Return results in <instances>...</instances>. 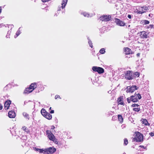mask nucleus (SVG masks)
<instances>
[{"label":"nucleus","instance_id":"6e6552de","mask_svg":"<svg viewBox=\"0 0 154 154\" xmlns=\"http://www.w3.org/2000/svg\"><path fill=\"white\" fill-rule=\"evenodd\" d=\"M111 19V17L109 15H103L100 17V19L102 21H107Z\"/></svg>","mask_w":154,"mask_h":154},{"label":"nucleus","instance_id":"37998d69","mask_svg":"<svg viewBox=\"0 0 154 154\" xmlns=\"http://www.w3.org/2000/svg\"><path fill=\"white\" fill-rule=\"evenodd\" d=\"M152 14H149V17H152Z\"/></svg>","mask_w":154,"mask_h":154},{"label":"nucleus","instance_id":"a19ab883","mask_svg":"<svg viewBox=\"0 0 154 154\" xmlns=\"http://www.w3.org/2000/svg\"><path fill=\"white\" fill-rule=\"evenodd\" d=\"M50 112L51 113H53L54 112V110H51Z\"/></svg>","mask_w":154,"mask_h":154},{"label":"nucleus","instance_id":"bb28decb","mask_svg":"<svg viewBox=\"0 0 154 154\" xmlns=\"http://www.w3.org/2000/svg\"><path fill=\"white\" fill-rule=\"evenodd\" d=\"M22 129L23 131L26 132L27 133L29 132V131L28 130V129H26V128L25 127H23Z\"/></svg>","mask_w":154,"mask_h":154},{"label":"nucleus","instance_id":"c9c22d12","mask_svg":"<svg viewBox=\"0 0 154 154\" xmlns=\"http://www.w3.org/2000/svg\"><path fill=\"white\" fill-rule=\"evenodd\" d=\"M139 106V105L137 104H133L132 105V107H138Z\"/></svg>","mask_w":154,"mask_h":154},{"label":"nucleus","instance_id":"a18cd8bd","mask_svg":"<svg viewBox=\"0 0 154 154\" xmlns=\"http://www.w3.org/2000/svg\"><path fill=\"white\" fill-rule=\"evenodd\" d=\"M137 56H140V54L139 53H138L137 54Z\"/></svg>","mask_w":154,"mask_h":154},{"label":"nucleus","instance_id":"a211bd4d","mask_svg":"<svg viewBox=\"0 0 154 154\" xmlns=\"http://www.w3.org/2000/svg\"><path fill=\"white\" fill-rule=\"evenodd\" d=\"M44 117L49 120L51 119L52 117V115L49 113H47Z\"/></svg>","mask_w":154,"mask_h":154},{"label":"nucleus","instance_id":"c756f323","mask_svg":"<svg viewBox=\"0 0 154 154\" xmlns=\"http://www.w3.org/2000/svg\"><path fill=\"white\" fill-rule=\"evenodd\" d=\"M143 123L145 125H146L148 124V122L147 120L146 119H143Z\"/></svg>","mask_w":154,"mask_h":154},{"label":"nucleus","instance_id":"f8f14e48","mask_svg":"<svg viewBox=\"0 0 154 154\" xmlns=\"http://www.w3.org/2000/svg\"><path fill=\"white\" fill-rule=\"evenodd\" d=\"M117 101L118 102L119 104L124 106V103L123 101V98L122 97H120L118 98Z\"/></svg>","mask_w":154,"mask_h":154},{"label":"nucleus","instance_id":"ea45409f","mask_svg":"<svg viewBox=\"0 0 154 154\" xmlns=\"http://www.w3.org/2000/svg\"><path fill=\"white\" fill-rule=\"evenodd\" d=\"M128 17L129 18V19H131V15H129V14H128Z\"/></svg>","mask_w":154,"mask_h":154},{"label":"nucleus","instance_id":"1a4fd4ad","mask_svg":"<svg viewBox=\"0 0 154 154\" xmlns=\"http://www.w3.org/2000/svg\"><path fill=\"white\" fill-rule=\"evenodd\" d=\"M116 23L117 25L121 26H124L125 25V23L122 21L121 20H120L116 19Z\"/></svg>","mask_w":154,"mask_h":154},{"label":"nucleus","instance_id":"412c9836","mask_svg":"<svg viewBox=\"0 0 154 154\" xmlns=\"http://www.w3.org/2000/svg\"><path fill=\"white\" fill-rule=\"evenodd\" d=\"M41 113L42 115L44 116L47 113V112H46L45 110L44 109H42L41 110Z\"/></svg>","mask_w":154,"mask_h":154},{"label":"nucleus","instance_id":"c85d7f7f","mask_svg":"<svg viewBox=\"0 0 154 154\" xmlns=\"http://www.w3.org/2000/svg\"><path fill=\"white\" fill-rule=\"evenodd\" d=\"M127 100L128 103H130L131 101H132V98L131 96L127 98Z\"/></svg>","mask_w":154,"mask_h":154},{"label":"nucleus","instance_id":"473e14b6","mask_svg":"<svg viewBox=\"0 0 154 154\" xmlns=\"http://www.w3.org/2000/svg\"><path fill=\"white\" fill-rule=\"evenodd\" d=\"M135 95H136V96H137L138 99H140L141 98V97L140 94H135Z\"/></svg>","mask_w":154,"mask_h":154},{"label":"nucleus","instance_id":"79ce46f5","mask_svg":"<svg viewBox=\"0 0 154 154\" xmlns=\"http://www.w3.org/2000/svg\"><path fill=\"white\" fill-rule=\"evenodd\" d=\"M3 108V106L1 104H0V110H1Z\"/></svg>","mask_w":154,"mask_h":154},{"label":"nucleus","instance_id":"49530a36","mask_svg":"<svg viewBox=\"0 0 154 154\" xmlns=\"http://www.w3.org/2000/svg\"><path fill=\"white\" fill-rule=\"evenodd\" d=\"M2 10V8L1 7H0V13L1 12Z\"/></svg>","mask_w":154,"mask_h":154},{"label":"nucleus","instance_id":"dca6fc26","mask_svg":"<svg viewBox=\"0 0 154 154\" xmlns=\"http://www.w3.org/2000/svg\"><path fill=\"white\" fill-rule=\"evenodd\" d=\"M68 0H63V2L62 3V8L63 9L65 8L66 4H67Z\"/></svg>","mask_w":154,"mask_h":154},{"label":"nucleus","instance_id":"cd10ccee","mask_svg":"<svg viewBox=\"0 0 154 154\" xmlns=\"http://www.w3.org/2000/svg\"><path fill=\"white\" fill-rule=\"evenodd\" d=\"M134 77H138L139 76L140 74L138 72H135L134 73Z\"/></svg>","mask_w":154,"mask_h":154},{"label":"nucleus","instance_id":"4c0bfd02","mask_svg":"<svg viewBox=\"0 0 154 154\" xmlns=\"http://www.w3.org/2000/svg\"><path fill=\"white\" fill-rule=\"evenodd\" d=\"M60 96L59 95H56L55 96V99H57V98H60Z\"/></svg>","mask_w":154,"mask_h":154},{"label":"nucleus","instance_id":"09e8293b","mask_svg":"<svg viewBox=\"0 0 154 154\" xmlns=\"http://www.w3.org/2000/svg\"><path fill=\"white\" fill-rule=\"evenodd\" d=\"M109 91L108 92V93H109Z\"/></svg>","mask_w":154,"mask_h":154},{"label":"nucleus","instance_id":"39448f33","mask_svg":"<svg viewBox=\"0 0 154 154\" xmlns=\"http://www.w3.org/2000/svg\"><path fill=\"white\" fill-rule=\"evenodd\" d=\"M92 69L94 71L97 72L99 74L103 73L104 72V69L99 67L94 66L92 67Z\"/></svg>","mask_w":154,"mask_h":154},{"label":"nucleus","instance_id":"4468645a","mask_svg":"<svg viewBox=\"0 0 154 154\" xmlns=\"http://www.w3.org/2000/svg\"><path fill=\"white\" fill-rule=\"evenodd\" d=\"M135 94L134 95L131 96L132 98V101L133 102H137L138 101V99L137 98V96H136Z\"/></svg>","mask_w":154,"mask_h":154},{"label":"nucleus","instance_id":"72a5a7b5","mask_svg":"<svg viewBox=\"0 0 154 154\" xmlns=\"http://www.w3.org/2000/svg\"><path fill=\"white\" fill-rule=\"evenodd\" d=\"M11 33V31L9 30L8 31L7 35H6V37L7 38H9V36L10 35V34Z\"/></svg>","mask_w":154,"mask_h":154},{"label":"nucleus","instance_id":"e433bc0d","mask_svg":"<svg viewBox=\"0 0 154 154\" xmlns=\"http://www.w3.org/2000/svg\"><path fill=\"white\" fill-rule=\"evenodd\" d=\"M153 26H154L153 25H150L148 27V28H153Z\"/></svg>","mask_w":154,"mask_h":154},{"label":"nucleus","instance_id":"58836bf2","mask_svg":"<svg viewBox=\"0 0 154 154\" xmlns=\"http://www.w3.org/2000/svg\"><path fill=\"white\" fill-rule=\"evenodd\" d=\"M150 135L152 137H153L154 135V133L152 132H151L149 133Z\"/></svg>","mask_w":154,"mask_h":154},{"label":"nucleus","instance_id":"f704fd0d","mask_svg":"<svg viewBox=\"0 0 154 154\" xmlns=\"http://www.w3.org/2000/svg\"><path fill=\"white\" fill-rule=\"evenodd\" d=\"M128 140L126 139H125L124 140V144H125V145H126L128 144Z\"/></svg>","mask_w":154,"mask_h":154},{"label":"nucleus","instance_id":"f257e3e1","mask_svg":"<svg viewBox=\"0 0 154 154\" xmlns=\"http://www.w3.org/2000/svg\"><path fill=\"white\" fill-rule=\"evenodd\" d=\"M35 150L38 151L40 153H43L44 154H53L56 150L54 148L50 147L45 149H38L35 148Z\"/></svg>","mask_w":154,"mask_h":154},{"label":"nucleus","instance_id":"2f4dec72","mask_svg":"<svg viewBox=\"0 0 154 154\" xmlns=\"http://www.w3.org/2000/svg\"><path fill=\"white\" fill-rule=\"evenodd\" d=\"M133 110L136 111V112H138L140 110V109L139 108H134L133 109Z\"/></svg>","mask_w":154,"mask_h":154},{"label":"nucleus","instance_id":"7c9ffc66","mask_svg":"<svg viewBox=\"0 0 154 154\" xmlns=\"http://www.w3.org/2000/svg\"><path fill=\"white\" fill-rule=\"evenodd\" d=\"M88 43L89 45L90 46L91 48H93V45L92 44V42L89 39H88Z\"/></svg>","mask_w":154,"mask_h":154},{"label":"nucleus","instance_id":"7ed1b4c3","mask_svg":"<svg viewBox=\"0 0 154 154\" xmlns=\"http://www.w3.org/2000/svg\"><path fill=\"white\" fill-rule=\"evenodd\" d=\"M133 75L132 71H128L125 73V78L128 80H131L134 78Z\"/></svg>","mask_w":154,"mask_h":154},{"label":"nucleus","instance_id":"5701e85b","mask_svg":"<svg viewBox=\"0 0 154 154\" xmlns=\"http://www.w3.org/2000/svg\"><path fill=\"white\" fill-rule=\"evenodd\" d=\"M20 28L19 29V30L17 32L16 35L14 36V38H16L21 33V31L20 30Z\"/></svg>","mask_w":154,"mask_h":154},{"label":"nucleus","instance_id":"a878e982","mask_svg":"<svg viewBox=\"0 0 154 154\" xmlns=\"http://www.w3.org/2000/svg\"><path fill=\"white\" fill-rule=\"evenodd\" d=\"M105 52V49L103 48L101 49L100 51V52L101 54H103Z\"/></svg>","mask_w":154,"mask_h":154},{"label":"nucleus","instance_id":"20e7f679","mask_svg":"<svg viewBox=\"0 0 154 154\" xmlns=\"http://www.w3.org/2000/svg\"><path fill=\"white\" fill-rule=\"evenodd\" d=\"M46 135L47 137L51 140L54 142L55 140V138L54 135L49 130H47L46 131Z\"/></svg>","mask_w":154,"mask_h":154},{"label":"nucleus","instance_id":"9d476101","mask_svg":"<svg viewBox=\"0 0 154 154\" xmlns=\"http://www.w3.org/2000/svg\"><path fill=\"white\" fill-rule=\"evenodd\" d=\"M8 116L11 118H14L16 116L15 113L13 111H10L8 112Z\"/></svg>","mask_w":154,"mask_h":154},{"label":"nucleus","instance_id":"f3484780","mask_svg":"<svg viewBox=\"0 0 154 154\" xmlns=\"http://www.w3.org/2000/svg\"><path fill=\"white\" fill-rule=\"evenodd\" d=\"M141 36L143 38H146L147 35L145 31H142L141 32Z\"/></svg>","mask_w":154,"mask_h":154},{"label":"nucleus","instance_id":"de8ad7c7","mask_svg":"<svg viewBox=\"0 0 154 154\" xmlns=\"http://www.w3.org/2000/svg\"><path fill=\"white\" fill-rule=\"evenodd\" d=\"M51 107H50L49 108V110H51Z\"/></svg>","mask_w":154,"mask_h":154},{"label":"nucleus","instance_id":"b1692460","mask_svg":"<svg viewBox=\"0 0 154 154\" xmlns=\"http://www.w3.org/2000/svg\"><path fill=\"white\" fill-rule=\"evenodd\" d=\"M141 23H144V24H148L149 23V22L146 20H144L141 21Z\"/></svg>","mask_w":154,"mask_h":154},{"label":"nucleus","instance_id":"9b49d317","mask_svg":"<svg viewBox=\"0 0 154 154\" xmlns=\"http://www.w3.org/2000/svg\"><path fill=\"white\" fill-rule=\"evenodd\" d=\"M11 103V102L10 101H7L5 102L4 104V108L6 110H7L8 109Z\"/></svg>","mask_w":154,"mask_h":154},{"label":"nucleus","instance_id":"c03bdc74","mask_svg":"<svg viewBox=\"0 0 154 154\" xmlns=\"http://www.w3.org/2000/svg\"><path fill=\"white\" fill-rule=\"evenodd\" d=\"M140 147H141L144 148V149H145V148L144 147V146H141L140 145L139 146Z\"/></svg>","mask_w":154,"mask_h":154},{"label":"nucleus","instance_id":"aec40b11","mask_svg":"<svg viewBox=\"0 0 154 154\" xmlns=\"http://www.w3.org/2000/svg\"><path fill=\"white\" fill-rule=\"evenodd\" d=\"M118 118L120 123H122L123 121L122 116L121 115H118Z\"/></svg>","mask_w":154,"mask_h":154},{"label":"nucleus","instance_id":"2eb2a0df","mask_svg":"<svg viewBox=\"0 0 154 154\" xmlns=\"http://www.w3.org/2000/svg\"><path fill=\"white\" fill-rule=\"evenodd\" d=\"M125 53L126 54H129L131 53V50L128 48H126L125 49Z\"/></svg>","mask_w":154,"mask_h":154},{"label":"nucleus","instance_id":"f03ea898","mask_svg":"<svg viewBox=\"0 0 154 154\" xmlns=\"http://www.w3.org/2000/svg\"><path fill=\"white\" fill-rule=\"evenodd\" d=\"M143 135L138 132L135 133V136L134 140L136 142H141L143 140Z\"/></svg>","mask_w":154,"mask_h":154},{"label":"nucleus","instance_id":"6ab92c4d","mask_svg":"<svg viewBox=\"0 0 154 154\" xmlns=\"http://www.w3.org/2000/svg\"><path fill=\"white\" fill-rule=\"evenodd\" d=\"M32 91L31 89L29 88H26L24 91V92L25 94H29Z\"/></svg>","mask_w":154,"mask_h":154},{"label":"nucleus","instance_id":"0eeeda50","mask_svg":"<svg viewBox=\"0 0 154 154\" xmlns=\"http://www.w3.org/2000/svg\"><path fill=\"white\" fill-rule=\"evenodd\" d=\"M148 9V7H141L139 8V10L137 11V12L138 14H142L145 12Z\"/></svg>","mask_w":154,"mask_h":154},{"label":"nucleus","instance_id":"393cba45","mask_svg":"<svg viewBox=\"0 0 154 154\" xmlns=\"http://www.w3.org/2000/svg\"><path fill=\"white\" fill-rule=\"evenodd\" d=\"M81 14L83 15L85 17H88L89 15V14L86 12H82Z\"/></svg>","mask_w":154,"mask_h":154},{"label":"nucleus","instance_id":"4be33fe9","mask_svg":"<svg viewBox=\"0 0 154 154\" xmlns=\"http://www.w3.org/2000/svg\"><path fill=\"white\" fill-rule=\"evenodd\" d=\"M23 116L26 119H29V115L26 112L23 113Z\"/></svg>","mask_w":154,"mask_h":154},{"label":"nucleus","instance_id":"423d86ee","mask_svg":"<svg viewBox=\"0 0 154 154\" xmlns=\"http://www.w3.org/2000/svg\"><path fill=\"white\" fill-rule=\"evenodd\" d=\"M138 88L136 85H133L131 87H127L126 92H133L135 90H137Z\"/></svg>","mask_w":154,"mask_h":154},{"label":"nucleus","instance_id":"ddd939ff","mask_svg":"<svg viewBox=\"0 0 154 154\" xmlns=\"http://www.w3.org/2000/svg\"><path fill=\"white\" fill-rule=\"evenodd\" d=\"M37 87L36 84L35 83H32L29 87V88L33 91Z\"/></svg>","mask_w":154,"mask_h":154}]
</instances>
